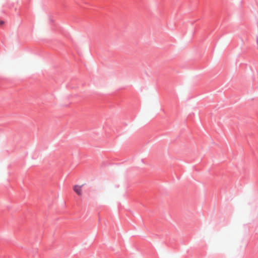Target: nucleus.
<instances>
[{
    "instance_id": "f03ea898",
    "label": "nucleus",
    "mask_w": 258,
    "mask_h": 258,
    "mask_svg": "<svg viewBox=\"0 0 258 258\" xmlns=\"http://www.w3.org/2000/svg\"><path fill=\"white\" fill-rule=\"evenodd\" d=\"M4 23V22L3 21H0V25H2Z\"/></svg>"
},
{
    "instance_id": "f257e3e1",
    "label": "nucleus",
    "mask_w": 258,
    "mask_h": 258,
    "mask_svg": "<svg viewBox=\"0 0 258 258\" xmlns=\"http://www.w3.org/2000/svg\"><path fill=\"white\" fill-rule=\"evenodd\" d=\"M82 185H76L74 186V187H73L74 190L78 196H81L82 194Z\"/></svg>"
}]
</instances>
